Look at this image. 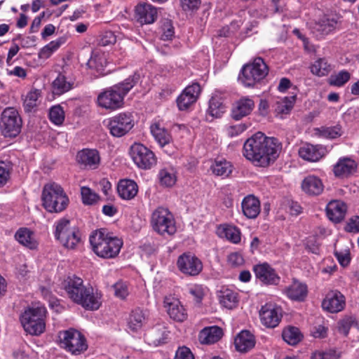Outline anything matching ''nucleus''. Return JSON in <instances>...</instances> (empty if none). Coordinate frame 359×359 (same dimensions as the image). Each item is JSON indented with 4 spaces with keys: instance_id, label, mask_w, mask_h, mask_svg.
<instances>
[{
    "instance_id": "obj_1",
    "label": "nucleus",
    "mask_w": 359,
    "mask_h": 359,
    "mask_svg": "<svg viewBox=\"0 0 359 359\" xmlns=\"http://www.w3.org/2000/svg\"><path fill=\"white\" fill-rule=\"evenodd\" d=\"M280 149L278 139L257 132L244 142L243 154L256 166L267 167L277 159Z\"/></svg>"
},
{
    "instance_id": "obj_2",
    "label": "nucleus",
    "mask_w": 359,
    "mask_h": 359,
    "mask_svg": "<svg viewBox=\"0 0 359 359\" xmlns=\"http://www.w3.org/2000/svg\"><path fill=\"white\" fill-rule=\"evenodd\" d=\"M140 80V74L134 72L123 81L104 88L97 97V105L109 111H115L124 105L125 97Z\"/></svg>"
},
{
    "instance_id": "obj_3",
    "label": "nucleus",
    "mask_w": 359,
    "mask_h": 359,
    "mask_svg": "<svg viewBox=\"0 0 359 359\" xmlns=\"http://www.w3.org/2000/svg\"><path fill=\"white\" fill-rule=\"evenodd\" d=\"M89 241L95 254L103 259L116 257L123 246L122 240L111 236L105 229L93 231Z\"/></svg>"
},
{
    "instance_id": "obj_4",
    "label": "nucleus",
    "mask_w": 359,
    "mask_h": 359,
    "mask_svg": "<svg viewBox=\"0 0 359 359\" xmlns=\"http://www.w3.org/2000/svg\"><path fill=\"white\" fill-rule=\"evenodd\" d=\"M42 205L50 213L64 211L69 203V199L63 188L55 182L44 185L41 194Z\"/></svg>"
},
{
    "instance_id": "obj_5",
    "label": "nucleus",
    "mask_w": 359,
    "mask_h": 359,
    "mask_svg": "<svg viewBox=\"0 0 359 359\" xmlns=\"http://www.w3.org/2000/svg\"><path fill=\"white\" fill-rule=\"evenodd\" d=\"M46 308L38 303L32 304L22 313L20 317L21 324L27 333L32 335H40L46 329Z\"/></svg>"
},
{
    "instance_id": "obj_6",
    "label": "nucleus",
    "mask_w": 359,
    "mask_h": 359,
    "mask_svg": "<svg viewBox=\"0 0 359 359\" xmlns=\"http://www.w3.org/2000/svg\"><path fill=\"white\" fill-rule=\"evenodd\" d=\"M268 74L267 65L262 57H258L242 67L238 80L245 87L253 88L260 83Z\"/></svg>"
},
{
    "instance_id": "obj_7",
    "label": "nucleus",
    "mask_w": 359,
    "mask_h": 359,
    "mask_svg": "<svg viewBox=\"0 0 359 359\" xmlns=\"http://www.w3.org/2000/svg\"><path fill=\"white\" fill-rule=\"evenodd\" d=\"M54 237L67 249H75L81 242V233L76 226L72 227L70 220L66 217L60 218L54 224Z\"/></svg>"
},
{
    "instance_id": "obj_8",
    "label": "nucleus",
    "mask_w": 359,
    "mask_h": 359,
    "mask_svg": "<svg viewBox=\"0 0 359 359\" xmlns=\"http://www.w3.org/2000/svg\"><path fill=\"white\" fill-rule=\"evenodd\" d=\"M58 339L60 346L72 355H81L88 348L85 336L74 328L60 331Z\"/></svg>"
},
{
    "instance_id": "obj_9",
    "label": "nucleus",
    "mask_w": 359,
    "mask_h": 359,
    "mask_svg": "<svg viewBox=\"0 0 359 359\" xmlns=\"http://www.w3.org/2000/svg\"><path fill=\"white\" fill-rule=\"evenodd\" d=\"M22 119L14 107L5 108L1 114L0 132L6 138H15L21 133Z\"/></svg>"
},
{
    "instance_id": "obj_10",
    "label": "nucleus",
    "mask_w": 359,
    "mask_h": 359,
    "mask_svg": "<svg viewBox=\"0 0 359 359\" xmlns=\"http://www.w3.org/2000/svg\"><path fill=\"white\" fill-rule=\"evenodd\" d=\"M151 224L160 235H173L176 232L174 217L168 208H157L151 215Z\"/></svg>"
},
{
    "instance_id": "obj_11",
    "label": "nucleus",
    "mask_w": 359,
    "mask_h": 359,
    "mask_svg": "<svg viewBox=\"0 0 359 359\" xmlns=\"http://www.w3.org/2000/svg\"><path fill=\"white\" fill-rule=\"evenodd\" d=\"M102 294L90 284L84 285L72 302L87 311H97L102 305Z\"/></svg>"
},
{
    "instance_id": "obj_12",
    "label": "nucleus",
    "mask_w": 359,
    "mask_h": 359,
    "mask_svg": "<svg viewBox=\"0 0 359 359\" xmlns=\"http://www.w3.org/2000/svg\"><path fill=\"white\" fill-rule=\"evenodd\" d=\"M134 124L131 113L121 112L108 120L107 128L112 136L121 137L128 133L134 127Z\"/></svg>"
},
{
    "instance_id": "obj_13",
    "label": "nucleus",
    "mask_w": 359,
    "mask_h": 359,
    "mask_svg": "<svg viewBox=\"0 0 359 359\" xmlns=\"http://www.w3.org/2000/svg\"><path fill=\"white\" fill-rule=\"evenodd\" d=\"M130 154L139 168L149 170L156 164L157 159L154 153L142 144H133L130 147Z\"/></svg>"
},
{
    "instance_id": "obj_14",
    "label": "nucleus",
    "mask_w": 359,
    "mask_h": 359,
    "mask_svg": "<svg viewBox=\"0 0 359 359\" xmlns=\"http://www.w3.org/2000/svg\"><path fill=\"white\" fill-rule=\"evenodd\" d=\"M179 271L189 276H198L203 270V263L201 259L190 252H184L177 260Z\"/></svg>"
},
{
    "instance_id": "obj_15",
    "label": "nucleus",
    "mask_w": 359,
    "mask_h": 359,
    "mask_svg": "<svg viewBox=\"0 0 359 359\" xmlns=\"http://www.w3.org/2000/svg\"><path fill=\"white\" fill-rule=\"evenodd\" d=\"M259 318L262 324L266 327L275 328L281 321L283 309L275 303H266L259 310Z\"/></svg>"
},
{
    "instance_id": "obj_16",
    "label": "nucleus",
    "mask_w": 359,
    "mask_h": 359,
    "mask_svg": "<svg viewBox=\"0 0 359 359\" xmlns=\"http://www.w3.org/2000/svg\"><path fill=\"white\" fill-rule=\"evenodd\" d=\"M202 88L198 82L187 86L177 97V106L180 111L188 110L198 100Z\"/></svg>"
},
{
    "instance_id": "obj_17",
    "label": "nucleus",
    "mask_w": 359,
    "mask_h": 359,
    "mask_svg": "<svg viewBox=\"0 0 359 359\" xmlns=\"http://www.w3.org/2000/svg\"><path fill=\"white\" fill-rule=\"evenodd\" d=\"M346 304L345 296L338 290H332L325 294L321 306L330 313H337L345 309Z\"/></svg>"
},
{
    "instance_id": "obj_18",
    "label": "nucleus",
    "mask_w": 359,
    "mask_h": 359,
    "mask_svg": "<svg viewBox=\"0 0 359 359\" xmlns=\"http://www.w3.org/2000/svg\"><path fill=\"white\" fill-rule=\"evenodd\" d=\"M252 270L256 278L264 285H277L280 282V276L267 262L254 265Z\"/></svg>"
},
{
    "instance_id": "obj_19",
    "label": "nucleus",
    "mask_w": 359,
    "mask_h": 359,
    "mask_svg": "<svg viewBox=\"0 0 359 359\" xmlns=\"http://www.w3.org/2000/svg\"><path fill=\"white\" fill-rule=\"evenodd\" d=\"M227 106L222 95L215 91L208 102L206 110V120L212 121L214 118H219L226 112Z\"/></svg>"
},
{
    "instance_id": "obj_20",
    "label": "nucleus",
    "mask_w": 359,
    "mask_h": 359,
    "mask_svg": "<svg viewBox=\"0 0 359 359\" xmlns=\"http://www.w3.org/2000/svg\"><path fill=\"white\" fill-rule=\"evenodd\" d=\"M357 168L358 163L355 160L344 156L333 165L332 172L337 178H348L356 172Z\"/></svg>"
},
{
    "instance_id": "obj_21",
    "label": "nucleus",
    "mask_w": 359,
    "mask_h": 359,
    "mask_svg": "<svg viewBox=\"0 0 359 359\" xmlns=\"http://www.w3.org/2000/svg\"><path fill=\"white\" fill-rule=\"evenodd\" d=\"M308 293L307 285L296 278H293L292 283L283 289V294L288 299L297 302H304Z\"/></svg>"
},
{
    "instance_id": "obj_22",
    "label": "nucleus",
    "mask_w": 359,
    "mask_h": 359,
    "mask_svg": "<svg viewBox=\"0 0 359 359\" xmlns=\"http://www.w3.org/2000/svg\"><path fill=\"white\" fill-rule=\"evenodd\" d=\"M170 333L165 325L158 324L147 332L145 338L150 345L158 346L168 342Z\"/></svg>"
},
{
    "instance_id": "obj_23",
    "label": "nucleus",
    "mask_w": 359,
    "mask_h": 359,
    "mask_svg": "<svg viewBox=\"0 0 359 359\" xmlns=\"http://www.w3.org/2000/svg\"><path fill=\"white\" fill-rule=\"evenodd\" d=\"M135 17L140 24L150 25L156 20L158 12L156 8L150 4H139L135 8Z\"/></svg>"
},
{
    "instance_id": "obj_24",
    "label": "nucleus",
    "mask_w": 359,
    "mask_h": 359,
    "mask_svg": "<svg viewBox=\"0 0 359 359\" xmlns=\"http://www.w3.org/2000/svg\"><path fill=\"white\" fill-rule=\"evenodd\" d=\"M326 149L321 145H313L310 143L302 144L298 151L300 158L310 161L317 162L325 155Z\"/></svg>"
},
{
    "instance_id": "obj_25",
    "label": "nucleus",
    "mask_w": 359,
    "mask_h": 359,
    "mask_svg": "<svg viewBox=\"0 0 359 359\" xmlns=\"http://www.w3.org/2000/svg\"><path fill=\"white\" fill-rule=\"evenodd\" d=\"M241 210L246 218L250 219H256L261 212L259 199L253 194L245 196L241 201Z\"/></svg>"
},
{
    "instance_id": "obj_26",
    "label": "nucleus",
    "mask_w": 359,
    "mask_h": 359,
    "mask_svg": "<svg viewBox=\"0 0 359 359\" xmlns=\"http://www.w3.org/2000/svg\"><path fill=\"white\" fill-rule=\"evenodd\" d=\"M84 285V281L81 277L73 274L67 276L62 280L61 288L65 290L67 297L72 302Z\"/></svg>"
},
{
    "instance_id": "obj_27",
    "label": "nucleus",
    "mask_w": 359,
    "mask_h": 359,
    "mask_svg": "<svg viewBox=\"0 0 359 359\" xmlns=\"http://www.w3.org/2000/svg\"><path fill=\"white\" fill-rule=\"evenodd\" d=\"M77 162L91 169H95L100 163V153L95 149H83L79 151L76 155Z\"/></svg>"
},
{
    "instance_id": "obj_28",
    "label": "nucleus",
    "mask_w": 359,
    "mask_h": 359,
    "mask_svg": "<svg viewBox=\"0 0 359 359\" xmlns=\"http://www.w3.org/2000/svg\"><path fill=\"white\" fill-rule=\"evenodd\" d=\"M217 235L221 238H225L233 244H238L241 241V229L233 224H221L217 226Z\"/></svg>"
},
{
    "instance_id": "obj_29",
    "label": "nucleus",
    "mask_w": 359,
    "mask_h": 359,
    "mask_svg": "<svg viewBox=\"0 0 359 359\" xmlns=\"http://www.w3.org/2000/svg\"><path fill=\"white\" fill-rule=\"evenodd\" d=\"M346 211V203L339 200L332 201L326 206V214L328 219L336 224L341 222L344 219Z\"/></svg>"
},
{
    "instance_id": "obj_30",
    "label": "nucleus",
    "mask_w": 359,
    "mask_h": 359,
    "mask_svg": "<svg viewBox=\"0 0 359 359\" xmlns=\"http://www.w3.org/2000/svg\"><path fill=\"white\" fill-rule=\"evenodd\" d=\"M302 191L311 196H319L324 190V184L320 178L310 175L304 177L301 184Z\"/></svg>"
},
{
    "instance_id": "obj_31",
    "label": "nucleus",
    "mask_w": 359,
    "mask_h": 359,
    "mask_svg": "<svg viewBox=\"0 0 359 359\" xmlns=\"http://www.w3.org/2000/svg\"><path fill=\"white\" fill-rule=\"evenodd\" d=\"M255 107L254 101L248 97L241 98L233 104L231 116L235 121H239L249 115Z\"/></svg>"
},
{
    "instance_id": "obj_32",
    "label": "nucleus",
    "mask_w": 359,
    "mask_h": 359,
    "mask_svg": "<svg viewBox=\"0 0 359 359\" xmlns=\"http://www.w3.org/2000/svg\"><path fill=\"white\" fill-rule=\"evenodd\" d=\"M223 330L217 325L205 327L198 334L199 341L202 344H212L222 337Z\"/></svg>"
},
{
    "instance_id": "obj_33",
    "label": "nucleus",
    "mask_w": 359,
    "mask_h": 359,
    "mask_svg": "<svg viewBox=\"0 0 359 359\" xmlns=\"http://www.w3.org/2000/svg\"><path fill=\"white\" fill-rule=\"evenodd\" d=\"M234 345L238 351L246 353L255 346V336L248 330H243L235 337Z\"/></svg>"
},
{
    "instance_id": "obj_34",
    "label": "nucleus",
    "mask_w": 359,
    "mask_h": 359,
    "mask_svg": "<svg viewBox=\"0 0 359 359\" xmlns=\"http://www.w3.org/2000/svg\"><path fill=\"white\" fill-rule=\"evenodd\" d=\"M117 192L122 199L131 200L137 194L138 186L133 180L123 179L118 183Z\"/></svg>"
},
{
    "instance_id": "obj_35",
    "label": "nucleus",
    "mask_w": 359,
    "mask_h": 359,
    "mask_svg": "<svg viewBox=\"0 0 359 359\" xmlns=\"http://www.w3.org/2000/svg\"><path fill=\"white\" fill-rule=\"evenodd\" d=\"M15 239L22 245L30 250L36 249L38 242L34 238V231L26 227L20 228L15 234Z\"/></svg>"
},
{
    "instance_id": "obj_36",
    "label": "nucleus",
    "mask_w": 359,
    "mask_h": 359,
    "mask_svg": "<svg viewBox=\"0 0 359 359\" xmlns=\"http://www.w3.org/2000/svg\"><path fill=\"white\" fill-rule=\"evenodd\" d=\"M148 312L140 309L132 311L128 320V327L134 332L140 330L147 323Z\"/></svg>"
},
{
    "instance_id": "obj_37",
    "label": "nucleus",
    "mask_w": 359,
    "mask_h": 359,
    "mask_svg": "<svg viewBox=\"0 0 359 359\" xmlns=\"http://www.w3.org/2000/svg\"><path fill=\"white\" fill-rule=\"evenodd\" d=\"M338 20L337 16L325 15L316 23L314 29L322 35H327L336 29Z\"/></svg>"
},
{
    "instance_id": "obj_38",
    "label": "nucleus",
    "mask_w": 359,
    "mask_h": 359,
    "mask_svg": "<svg viewBox=\"0 0 359 359\" xmlns=\"http://www.w3.org/2000/svg\"><path fill=\"white\" fill-rule=\"evenodd\" d=\"M150 132L161 147L168 144L172 140L170 133L160 123H152L150 126Z\"/></svg>"
},
{
    "instance_id": "obj_39",
    "label": "nucleus",
    "mask_w": 359,
    "mask_h": 359,
    "mask_svg": "<svg viewBox=\"0 0 359 359\" xmlns=\"http://www.w3.org/2000/svg\"><path fill=\"white\" fill-rule=\"evenodd\" d=\"M168 313L170 318L177 322H183L187 318V311L178 300L168 303Z\"/></svg>"
},
{
    "instance_id": "obj_40",
    "label": "nucleus",
    "mask_w": 359,
    "mask_h": 359,
    "mask_svg": "<svg viewBox=\"0 0 359 359\" xmlns=\"http://www.w3.org/2000/svg\"><path fill=\"white\" fill-rule=\"evenodd\" d=\"M282 337L289 345L295 346L302 340L303 334L298 327L289 325L283 329Z\"/></svg>"
},
{
    "instance_id": "obj_41",
    "label": "nucleus",
    "mask_w": 359,
    "mask_h": 359,
    "mask_svg": "<svg viewBox=\"0 0 359 359\" xmlns=\"http://www.w3.org/2000/svg\"><path fill=\"white\" fill-rule=\"evenodd\" d=\"M219 298L220 304L229 309L235 308L238 303V292L228 288L221 290Z\"/></svg>"
},
{
    "instance_id": "obj_42",
    "label": "nucleus",
    "mask_w": 359,
    "mask_h": 359,
    "mask_svg": "<svg viewBox=\"0 0 359 359\" xmlns=\"http://www.w3.org/2000/svg\"><path fill=\"white\" fill-rule=\"evenodd\" d=\"M86 65L88 69L95 70L97 73L101 74L107 65V60L102 53L92 52Z\"/></svg>"
},
{
    "instance_id": "obj_43",
    "label": "nucleus",
    "mask_w": 359,
    "mask_h": 359,
    "mask_svg": "<svg viewBox=\"0 0 359 359\" xmlns=\"http://www.w3.org/2000/svg\"><path fill=\"white\" fill-rule=\"evenodd\" d=\"M72 86L73 83L68 81L63 73H60L53 81V93L55 95H61L71 90Z\"/></svg>"
},
{
    "instance_id": "obj_44",
    "label": "nucleus",
    "mask_w": 359,
    "mask_h": 359,
    "mask_svg": "<svg viewBox=\"0 0 359 359\" xmlns=\"http://www.w3.org/2000/svg\"><path fill=\"white\" fill-rule=\"evenodd\" d=\"M158 177L160 184L165 187H172L177 182L176 171L172 167L161 169Z\"/></svg>"
},
{
    "instance_id": "obj_45",
    "label": "nucleus",
    "mask_w": 359,
    "mask_h": 359,
    "mask_svg": "<svg viewBox=\"0 0 359 359\" xmlns=\"http://www.w3.org/2000/svg\"><path fill=\"white\" fill-rule=\"evenodd\" d=\"M331 70V65L329 64L327 60L324 57L318 58L311 66V73L319 77L328 75Z\"/></svg>"
},
{
    "instance_id": "obj_46",
    "label": "nucleus",
    "mask_w": 359,
    "mask_h": 359,
    "mask_svg": "<svg viewBox=\"0 0 359 359\" xmlns=\"http://www.w3.org/2000/svg\"><path fill=\"white\" fill-rule=\"evenodd\" d=\"M211 170L215 175L226 177L232 172V165L226 160L216 161L212 165Z\"/></svg>"
},
{
    "instance_id": "obj_47",
    "label": "nucleus",
    "mask_w": 359,
    "mask_h": 359,
    "mask_svg": "<svg viewBox=\"0 0 359 359\" xmlns=\"http://www.w3.org/2000/svg\"><path fill=\"white\" fill-rule=\"evenodd\" d=\"M351 76L348 71L346 69L341 70L337 74L330 76L328 83L331 86L342 87L349 81Z\"/></svg>"
},
{
    "instance_id": "obj_48",
    "label": "nucleus",
    "mask_w": 359,
    "mask_h": 359,
    "mask_svg": "<svg viewBox=\"0 0 359 359\" xmlns=\"http://www.w3.org/2000/svg\"><path fill=\"white\" fill-rule=\"evenodd\" d=\"M41 95V91L38 89L31 90L26 95L23 102V107L25 112H31L37 106V100Z\"/></svg>"
},
{
    "instance_id": "obj_49",
    "label": "nucleus",
    "mask_w": 359,
    "mask_h": 359,
    "mask_svg": "<svg viewBox=\"0 0 359 359\" xmlns=\"http://www.w3.org/2000/svg\"><path fill=\"white\" fill-rule=\"evenodd\" d=\"M65 111L60 104L53 106L50 108L48 118L55 126H61L65 121Z\"/></svg>"
},
{
    "instance_id": "obj_50",
    "label": "nucleus",
    "mask_w": 359,
    "mask_h": 359,
    "mask_svg": "<svg viewBox=\"0 0 359 359\" xmlns=\"http://www.w3.org/2000/svg\"><path fill=\"white\" fill-rule=\"evenodd\" d=\"M82 203L86 205H95L100 198V196L88 187L81 188Z\"/></svg>"
},
{
    "instance_id": "obj_51",
    "label": "nucleus",
    "mask_w": 359,
    "mask_h": 359,
    "mask_svg": "<svg viewBox=\"0 0 359 359\" xmlns=\"http://www.w3.org/2000/svg\"><path fill=\"white\" fill-rule=\"evenodd\" d=\"M13 164L9 161H0V188L4 187L11 179Z\"/></svg>"
},
{
    "instance_id": "obj_52",
    "label": "nucleus",
    "mask_w": 359,
    "mask_h": 359,
    "mask_svg": "<svg viewBox=\"0 0 359 359\" xmlns=\"http://www.w3.org/2000/svg\"><path fill=\"white\" fill-rule=\"evenodd\" d=\"M162 34L161 39L163 41L172 40L175 36V28L172 22L170 19H164L161 22V27Z\"/></svg>"
},
{
    "instance_id": "obj_53",
    "label": "nucleus",
    "mask_w": 359,
    "mask_h": 359,
    "mask_svg": "<svg viewBox=\"0 0 359 359\" xmlns=\"http://www.w3.org/2000/svg\"><path fill=\"white\" fill-rule=\"evenodd\" d=\"M296 97V95L285 97L283 100V103L278 107V111L281 114H289L293 108Z\"/></svg>"
},
{
    "instance_id": "obj_54",
    "label": "nucleus",
    "mask_w": 359,
    "mask_h": 359,
    "mask_svg": "<svg viewBox=\"0 0 359 359\" xmlns=\"http://www.w3.org/2000/svg\"><path fill=\"white\" fill-rule=\"evenodd\" d=\"M249 126L250 124L244 123L230 126L226 128V133L229 137H234L246 130Z\"/></svg>"
},
{
    "instance_id": "obj_55",
    "label": "nucleus",
    "mask_w": 359,
    "mask_h": 359,
    "mask_svg": "<svg viewBox=\"0 0 359 359\" xmlns=\"http://www.w3.org/2000/svg\"><path fill=\"white\" fill-rule=\"evenodd\" d=\"M305 248L309 252H311L314 255H320V245L317 242V239L315 237H309L306 238L305 241Z\"/></svg>"
},
{
    "instance_id": "obj_56",
    "label": "nucleus",
    "mask_w": 359,
    "mask_h": 359,
    "mask_svg": "<svg viewBox=\"0 0 359 359\" xmlns=\"http://www.w3.org/2000/svg\"><path fill=\"white\" fill-rule=\"evenodd\" d=\"M116 36L112 31L104 32L100 37L99 44L102 46H107L115 43Z\"/></svg>"
},
{
    "instance_id": "obj_57",
    "label": "nucleus",
    "mask_w": 359,
    "mask_h": 359,
    "mask_svg": "<svg viewBox=\"0 0 359 359\" xmlns=\"http://www.w3.org/2000/svg\"><path fill=\"white\" fill-rule=\"evenodd\" d=\"M201 0H180V5L184 11H194L199 8Z\"/></svg>"
},
{
    "instance_id": "obj_58",
    "label": "nucleus",
    "mask_w": 359,
    "mask_h": 359,
    "mask_svg": "<svg viewBox=\"0 0 359 359\" xmlns=\"http://www.w3.org/2000/svg\"><path fill=\"white\" fill-rule=\"evenodd\" d=\"M353 323L354 320L351 317L344 318L339 323V332L343 335L347 336Z\"/></svg>"
},
{
    "instance_id": "obj_59",
    "label": "nucleus",
    "mask_w": 359,
    "mask_h": 359,
    "mask_svg": "<svg viewBox=\"0 0 359 359\" xmlns=\"http://www.w3.org/2000/svg\"><path fill=\"white\" fill-rule=\"evenodd\" d=\"M341 135V127L339 125L328 127L323 130V135L330 139L337 138Z\"/></svg>"
},
{
    "instance_id": "obj_60",
    "label": "nucleus",
    "mask_w": 359,
    "mask_h": 359,
    "mask_svg": "<svg viewBox=\"0 0 359 359\" xmlns=\"http://www.w3.org/2000/svg\"><path fill=\"white\" fill-rule=\"evenodd\" d=\"M344 230L349 233H359V216H353L348 219Z\"/></svg>"
},
{
    "instance_id": "obj_61",
    "label": "nucleus",
    "mask_w": 359,
    "mask_h": 359,
    "mask_svg": "<svg viewBox=\"0 0 359 359\" xmlns=\"http://www.w3.org/2000/svg\"><path fill=\"white\" fill-rule=\"evenodd\" d=\"M115 296L121 299H125L128 295V287L122 282H118L114 284Z\"/></svg>"
},
{
    "instance_id": "obj_62",
    "label": "nucleus",
    "mask_w": 359,
    "mask_h": 359,
    "mask_svg": "<svg viewBox=\"0 0 359 359\" xmlns=\"http://www.w3.org/2000/svg\"><path fill=\"white\" fill-rule=\"evenodd\" d=\"M175 359H194V356L190 348L184 346L177 350Z\"/></svg>"
},
{
    "instance_id": "obj_63",
    "label": "nucleus",
    "mask_w": 359,
    "mask_h": 359,
    "mask_svg": "<svg viewBox=\"0 0 359 359\" xmlns=\"http://www.w3.org/2000/svg\"><path fill=\"white\" fill-rule=\"evenodd\" d=\"M334 256L337 259L339 263L343 266H346L350 264L351 257L349 251L346 252H334Z\"/></svg>"
},
{
    "instance_id": "obj_64",
    "label": "nucleus",
    "mask_w": 359,
    "mask_h": 359,
    "mask_svg": "<svg viewBox=\"0 0 359 359\" xmlns=\"http://www.w3.org/2000/svg\"><path fill=\"white\" fill-rule=\"evenodd\" d=\"M190 294L194 297L196 302H201L204 297L203 288L201 285H196L190 288Z\"/></svg>"
}]
</instances>
